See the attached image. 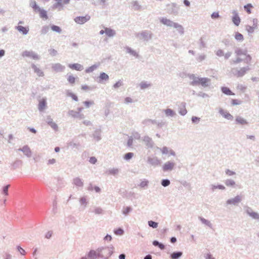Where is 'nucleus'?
I'll return each mask as SVG.
<instances>
[{
	"instance_id": "nucleus-1",
	"label": "nucleus",
	"mask_w": 259,
	"mask_h": 259,
	"mask_svg": "<svg viewBox=\"0 0 259 259\" xmlns=\"http://www.w3.org/2000/svg\"><path fill=\"white\" fill-rule=\"evenodd\" d=\"M114 247L111 245L109 246L100 247L98 248L99 258H108L114 252Z\"/></svg>"
},
{
	"instance_id": "nucleus-2",
	"label": "nucleus",
	"mask_w": 259,
	"mask_h": 259,
	"mask_svg": "<svg viewBox=\"0 0 259 259\" xmlns=\"http://www.w3.org/2000/svg\"><path fill=\"white\" fill-rule=\"evenodd\" d=\"M153 33L149 30H144L136 34V36L140 39L146 41H149L152 38Z\"/></svg>"
},
{
	"instance_id": "nucleus-3",
	"label": "nucleus",
	"mask_w": 259,
	"mask_h": 259,
	"mask_svg": "<svg viewBox=\"0 0 259 259\" xmlns=\"http://www.w3.org/2000/svg\"><path fill=\"white\" fill-rule=\"evenodd\" d=\"M249 70L250 68L247 66L246 67H242L240 69H237V68H233L231 71L234 75L237 76V77H241L243 76Z\"/></svg>"
},
{
	"instance_id": "nucleus-4",
	"label": "nucleus",
	"mask_w": 259,
	"mask_h": 259,
	"mask_svg": "<svg viewBox=\"0 0 259 259\" xmlns=\"http://www.w3.org/2000/svg\"><path fill=\"white\" fill-rule=\"evenodd\" d=\"M179 9V7L176 3H171L166 5V11L169 14L175 16L178 15Z\"/></svg>"
},
{
	"instance_id": "nucleus-5",
	"label": "nucleus",
	"mask_w": 259,
	"mask_h": 259,
	"mask_svg": "<svg viewBox=\"0 0 259 259\" xmlns=\"http://www.w3.org/2000/svg\"><path fill=\"white\" fill-rule=\"evenodd\" d=\"M252 26L246 25L245 26V30L248 32L249 34L253 33L254 29L257 27L258 20L256 18H253L252 19Z\"/></svg>"
},
{
	"instance_id": "nucleus-6",
	"label": "nucleus",
	"mask_w": 259,
	"mask_h": 259,
	"mask_svg": "<svg viewBox=\"0 0 259 259\" xmlns=\"http://www.w3.org/2000/svg\"><path fill=\"white\" fill-rule=\"evenodd\" d=\"M175 165L176 163L174 162L168 161L162 166V170L164 171H171L174 168Z\"/></svg>"
},
{
	"instance_id": "nucleus-7",
	"label": "nucleus",
	"mask_w": 259,
	"mask_h": 259,
	"mask_svg": "<svg viewBox=\"0 0 259 259\" xmlns=\"http://www.w3.org/2000/svg\"><path fill=\"white\" fill-rule=\"evenodd\" d=\"M68 114L73 118H76L80 120L84 118V115L83 114L73 110H69L68 112Z\"/></svg>"
},
{
	"instance_id": "nucleus-8",
	"label": "nucleus",
	"mask_w": 259,
	"mask_h": 259,
	"mask_svg": "<svg viewBox=\"0 0 259 259\" xmlns=\"http://www.w3.org/2000/svg\"><path fill=\"white\" fill-rule=\"evenodd\" d=\"M90 18L91 17L88 15L85 16H78L74 19V21L77 24H83L89 21Z\"/></svg>"
},
{
	"instance_id": "nucleus-9",
	"label": "nucleus",
	"mask_w": 259,
	"mask_h": 259,
	"mask_svg": "<svg viewBox=\"0 0 259 259\" xmlns=\"http://www.w3.org/2000/svg\"><path fill=\"white\" fill-rule=\"evenodd\" d=\"M143 141L144 142L147 148H152L154 146V143L152 139L148 136H145L142 138Z\"/></svg>"
},
{
	"instance_id": "nucleus-10",
	"label": "nucleus",
	"mask_w": 259,
	"mask_h": 259,
	"mask_svg": "<svg viewBox=\"0 0 259 259\" xmlns=\"http://www.w3.org/2000/svg\"><path fill=\"white\" fill-rule=\"evenodd\" d=\"M147 162L151 165L156 166L161 164V160L156 157H148L147 158Z\"/></svg>"
},
{
	"instance_id": "nucleus-11",
	"label": "nucleus",
	"mask_w": 259,
	"mask_h": 259,
	"mask_svg": "<svg viewBox=\"0 0 259 259\" xmlns=\"http://www.w3.org/2000/svg\"><path fill=\"white\" fill-rule=\"evenodd\" d=\"M189 78L192 81L190 83V85L192 86H196L200 85V77H196L193 74L189 75Z\"/></svg>"
},
{
	"instance_id": "nucleus-12",
	"label": "nucleus",
	"mask_w": 259,
	"mask_h": 259,
	"mask_svg": "<svg viewBox=\"0 0 259 259\" xmlns=\"http://www.w3.org/2000/svg\"><path fill=\"white\" fill-rule=\"evenodd\" d=\"M246 213L253 219L259 220V214L257 212L253 211L251 208L247 207L246 209Z\"/></svg>"
},
{
	"instance_id": "nucleus-13",
	"label": "nucleus",
	"mask_w": 259,
	"mask_h": 259,
	"mask_svg": "<svg viewBox=\"0 0 259 259\" xmlns=\"http://www.w3.org/2000/svg\"><path fill=\"white\" fill-rule=\"evenodd\" d=\"M241 201V198L240 196L237 195L235 196L234 198L228 199L226 203L227 204H233L234 205H237L239 203H240Z\"/></svg>"
},
{
	"instance_id": "nucleus-14",
	"label": "nucleus",
	"mask_w": 259,
	"mask_h": 259,
	"mask_svg": "<svg viewBox=\"0 0 259 259\" xmlns=\"http://www.w3.org/2000/svg\"><path fill=\"white\" fill-rule=\"evenodd\" d=\"M233 16L232 17V21L236 26H238L240 23V18L236 10H233L232 12Z\"/></svg>"
},
{
	"instance_id": "nucleus-15",
	"label": "nucleus",
	"mask_w": 259,
	"mask_h": 259,
	"mask_svg": "<svg viewBox=\"0 0 259 259\" xmlns=\"http://www.w3.org/2000/svg\"><path fill=\"white\" fill-rule=\"evenodd\" d=\"M65 67L60 63L52 64V69L56 72H62L65 69Z\"/></svg>"
},
{
	"instance_id": "nucleus-16",
	"label": "nucleus",
	"mask_w": 259,
	"mask_h": 259,
	"mask_svg": "<svg viewBox=\"0 0 259 259\" xmlns=\"http://www.w3.org/2000/svg\"><path fill=\"white\" fill-rule=\"evenodd\" d=\"M200 85L203 88H206L211 84V79L207 77H200Z\"/></svg>"
},
{
	"instance_id": "nucleus-17",
	"label": "nucleus",
	"mask_w": 259,
	"mask_h": 259,
	"mask_svg": "<svg viewBox=\"0 0 259 259\" xmlns=\"http://www.w3.org/2000/svg\"><path fill=\"white\" fill-rule=\"evenodd\" d=\"M219 113L223 117L228 120H232L233 119V116L230 113L222 108L220 109Z\"/></svg>"
},
{
	"instance_id": "nucleus-18",
	"label": "nucleus",
	"mask_w": 259,
	"mask_h": 259,
	"mask_svg": "<svg viewBox=\"0 0 259 259\" xmlns=\"http://www.w3.org/2000/svg\"><path fill=\"white\" fill-rule=\"evenodd\" d=\"M160 22L167 26L173 27L175 25L176 22H173L172 21L166 18H162L160 20Z\"/></svg>"
},
{
	"instance_id": "nucleus-19",
	"label": "nucleus",
	"mask_w": 259,
	"mask_h": 259,
	"mask_svg": "<svg viewBox=\"0 0 259 259\" xmlns=\"http://www.w3.org/2000/svg\"><path fill=\"white\" fill-rule=\"evenodd\" d=\"M88 257L90 259H96L99 258L98 248L95 250H91L87 254Z\"/></svg>"
},
{
	"instance_id": "nucleus-20",
	"label": "nucleus",
	"mask_w": 259,
	"mask_h": 259,
	"mask_svg": "<svg viewBox=\"0 0 259 259\" xmlns=\"http://www.w3.org/2000/svg\"><path fill=\"white\" fill-rule=\"evenodd\" d=\"M235 123L242 125L248 124V121L245 119L240 116H236L235 119Z\"/></svg>"
},
{
	"instance_id": "nucleus-21",
	"label": "nucleus",
	"mask_w": 259,
	"mask_h": 259,
	"mask_svg": "<svg viewBox=\"0 0 259 259\" xmlns=\"http://www.w3.org/2000/svg\"><path fill=\"white\" fill-rule=\"evenodd\" d=\"M68 66L72 69H74L77 71H81L83 69V66L78 63L69 64Z\"/></svg>"
},
{
	"instance_id": "nucleus-22",
	"label": "nucleus",
	"mask_w": 259,
	"mask_h": 259,
	"mask_svg": "<svg viewBox=\"0 0 259 259\" xmlns=\"http://www.w3.org/2000/svg\"><path fill=\"white\" fill-rule=\"evenodd\" d=\"M22 55L23 57H30V58H33V59H37L38 58L37 55L36 54H35L33 52H30V51H24L22 53Z\"/></svg>"
},
{
	"instance_id": "nucleus-23",
	"label": "nucleus",
	"mask_w": 259,
	"mask_h": 259,
	"mask_svg": "<svg viewBox=\"0 0 259 259\" xmlns=\"http://www.w3.org/2000/svg\"><path fill=\"white\" fill-rule=\"evenodd\" d=\"M186 103L182 102L181 104V106L179 107V113L182 116L185 115L187 113V110L186 108Z\"/></svg>"
},
{
	"instance_id": "nucleus-24",
	"label": "nucleus",
	"mask_w": 259,
	"mask_h": 259,
	"mask_svg": "<svg viewBox=\"0 0 259 259\" xmlns=\"http://www.w3.org/2000/svg\"><path fill=\"white\" fill-rule=\"evenodd\" d=\"M166 117H173L176 115V113L170 108H167L163 110Z\"/></svg>"
},
{
	"instance_id": "nucleus-25",
	"label": "nucleus",
	"mask_w": 259,
	"mask_h": 259,
	"mask_svg": "<svg viewBox=\"0 0 259 259\" xmlns=\"http://www.w3.org/2000/svg\"><path fill=\"white\" fill-rule=\"evenodd\" d=\"M93 137L97 141H100L101 139V130H96L93 134Z\"/></svg>"
},
{
	"instance_id": "nucleus-26",
	"label": "nucleus",
	"mask_w": 259,
	"mask_h": 259,
	"mask_svg": "<svg viewBox=\"0 0 259 259\" xmlns=\"http://www.w3.org/2000/svg\"><path fill=\"white\" fill-rule=\"evenodd\" d=\"M73 184L77 187H82L83 183L81 179L78 177L75 178L73 179Z\"/></svg>"
},
{
	"instance_id": "nucleus-27",
	"label": "nucleus",
	"mask_w": 259,
	"mask_h": 259,
	"mask_svg": "<svg viewBox=\"0 0 259 259\" xmlns=\"http://www.w3.org/2000/svg\"><path fill=\"white\" fill-rule=\"evenodd\" d=\"M182 255L183 252L182 251H175L170 254V259H179Z\"/></svg>"
},
{
	"instance_id": "nucleus-28",
	"label": "nucleus",
	"mask_w": 259,
	"mask_h": 259,
	"mask_svg": "<svg viewBox=\"0 0 259 259\" xmlns=\"http://www.w3.org/2000/svg\"><path fill=\"white\" fill-rule=\"evenodd\" d=\"M119 171L117 168H110L106 171V173L108 175L115 176L117 175Z\"/></svg>"
},
{
	"instance_id": "nucleus-29",
	"label": "nucleus",
	"mask_w": 259,
	"mask_h": 259,
	"mask_svg": "<svg viewBox=\"0 0 259 259\" xmlns=\"http://www.w3.org/2000/svg\"><path fill=\"white\" fill-rule=\"evenodd\" d=\"M142 123L145 126H148L151 124L157 123V120L148 118L143 120L142 122Z\"/></svg>"
},
{
	"instance_id": "nucleus-30",
	"label": "nucleus",
	"mask_w": 259,
	"mask_h": 259,
	"mask_svg": "<svg viewBox=\"0 0 259 259\" xmlns=\"http://www.w3.org/2000/svg\"><path fill=\"white\" fill-rule=\"evenodd\" d=\"M105 32L109 37H113L116 34L115 31L109 28H105Z\"/></svg>"
},
{
	"instance_id": "nucleus-31",
	"label": "nucleus",
	"mask_w": 259,
	"mask_h": 259,
	"mask_svg": "<svg viewBox=\"0 0 259 259\" xmlns=\"http://www.w3.org/2000/svg\"><path fill=\"white\" fill-rule=\"evenodd\" d=\"M125 49L126 50L127 53L130 54L131 55L135 56L136 58L139 57V54L135 51L132 49V48L130 47L126 46L125 47Z\"/></svg>"
},
{
	"instance_id": "nucleus-32",
	"label": "nucleus",
	"mask_w": 259,
	"mask_h": 259,
	"mask_svg": "<svg viewBox=\"0 0 259 259\" xmlns=\"http://www.w3.org/2000/svg\"><path fill=\"white\" fill-rule=\"evenodd\" d=\"M221 91L225 95H234L235 94L233 93L229 88L227 87H222L221 88Z\"/></svg>"
},
{
	"instance_id": "nucleus-33",
	"label": "nucleus",
	"mask_w": 259,
	"mask_h": 259,
	"mask_svg": "<svg viewBox=\"0 0 259 259\" xmlns=\"http://www.w3.org/2000/svg\"><path fill=\"white\" fill-rule=\"evenodd\" d=\"M199 219L201 222V223L206 226H207L210 228H212V225L210 222L202 217H199Z\"/></svg>"
},
{
	"instance_id": "nucleus-34",
	"label": "nucleus",
	"mask_w": 259,
	"mask_h": 259,
	"mask_svg": "<svg viewBox=\"0 0 259 259\" xmlns=\"http://www.w3.org/2000/svg\"><path fill=\"white\" fill-rule=\"evenodd\" d=\"M99 82H101L103 80L107 81L109 79V76L104 72H101L99 77Z\"/></svg>"
},
{
	"instance_id": "nucleus-35",
	"label": "nucleus",
	"mask_w": 259,
	"mask_h": 259,
	"mask_svg": "<svg viewBox=\"0 0 259 259\" xmlns=\"http://www.w3.org/2000/svg\"><path fill=\"white\" fill-rule=\"evenodd\" d=\"M99 66V64H94L89 67H88V68H87L85 70V72L87 73H91V72H92L93 71H94L95 70H96V69H97L98 68V67Z\"/></svg>"
},
{
	"instance_id": "nucleus-36",
	"label": "nucleus",
	"mask_w": 259,
	"mask_h": 259,
	"mask_svg": "<svg viewBox=\"0 0 259 259\" xmlns=\"http://www.w3.org/2000/svg\"><path fill=\"white\" fill-rule=\"evenodd\" d=\"M174 28H176L177 31L181 34H183L184 33V30L183 27L178 23L175 24Z\"/></svg>"
},
{
	"instance_id": "nucleus-37",
	"label": "nucleus",
	"mask_w": 259,
	"mask_h": 259,
	"mask_svg": "<svg viewBox=\"0 0 259 259\" xmlns=\"http://www.w3.org/2000/svg\"><path fill=\"white\" fill-rule=\"evenodd\" d=\"M66 94L67 96L71 97L73 100L78 101V99L77 96L71 92L70 91L67 90L66 91Z\"/></svg>"
},
{
	"instance_id": "nucleus-38",
	"label": "nucleus",
	"mask_w": 259,
	"mask_h": 259,
	"mask_svg": "<svg viewBox=\"0 0 259 259\" xmlns=\"http://www.w3.org/2000/svg\"><path fill=\"white\" fill-rule=\"evenodd\" d=\"M133 209L131 206L123 207L122 210V214L125 216L127 215L132 211Z\"/></svg>"
},
{
	"instance_id": "nucleus-39",
	"label": "nucleus",
	"mask_w": 259,
	"mask_h": 259,
	"mask_svg": "<svg viewBox=\"0 0 259 259\" xmlns=\"http://www.w3.org/2000/svg\"><path fill=\"white\" fill-rule=\"evenodd\" d=\"M225 184L228 187H234L235 185V182L231 179H227L225 181Z\"/></svg>"
},
{
	"instance_id": "nucleus-40",
	"label": "nucleus",
	"mask_w": 259,
	"mask_h": 259,
	"mask_svg": "<svg viewBox=\"0 0 259 259\" xmlns=\"http://www.w3.org/2000/svg\"><path fill=\"white\" fill-rule=\"evenodd\" d=\"M150 86L151 84L147 83L146 81H142L140 84V88L142 90H144L150 87Z\"/></svg>"
},
{
	"instance_id": "nucleus-41",
	"label": "nucleus",
	"mask_w": 259,
	"mask_h": 259,
	"mask_svg": "<svg viewBox=\"0 0 259 259\" xmlns=\"http://www.w3.org/2000/svg\"><path fill=\"white\" fill-rule=\"evenodd\" d=\"M210 188L212 191H214L215 189H219L221 190L225 189V187L223 185H218L217 186H215L214 185H211Z\"/></svg>"
},
{
	"instance_id": "nucleus-42",
	"label": "nucleus",
	"mask_w": 259,
	"mask_h": 259,
	"mask_svg": "<svg viewBox=\"0 0 259 259\" xmlns=\"http://www.w3.org/2000/svg\"><path fill=\"white\" fill-rule=\"evenodd\" d=\"M46 106V102L44 100H41L39 101V104H38V108L39 110L41 111Z\"/></svg>"
},
{
	"instance_id": "nucleus-43",
	"label": "nucleus",
	"mask_w": 259,
	"mask_h": 259,
	"mask_svg": "<svg viewBox=\"0 0 259 259\" xmlns=\"http://www.w3.org/2000/svg\"><path fill=\"white\" fill-rule=\"evenodd\" d=\"M134 155V154L133 153L128 152V153H126L124 155L123 158H124V160H125L126 161H129L133 157Z\"/></svg>"
},
{
	"instance_id": "nucleus-44",
	"label": "nucleus",
	"mask_w": 259,
	"mask_h": 259,
	"mask_svg": "<svg viewBox=\"0 0 259 259\" xmlns=\"http://www.w3.org/2000/svg\"><path fill=\"white\" fill-rule=\"evenodd\" d=\"M125 197L129 199L136 198V194L134 192H128L126 193Z\"/></svg>"
},
{
	"instance_id": "nucleus-45",
	"label": "nucleus",
	"mask_w": 259,
	"mask_h": 259,
	"mask_svg": "<svg viewBox=\"0 0 259 259\" xmlns=\"http://www.w3.org/2000/svg\"><path fill=\"white\" fill-rule=\"evenodd\" d=\"M51 28L53 31H55L57 33H61L62 32V29L59 26L53 25L52 26H51Z\"/></svg>"
},
{
	"instance_id": "nucleus-46",
	"label": "nucleus",
	"mask_w": 259,
	"mask_h": 259,
	"mask_svg": "<svg viewBox=\"0 0 259 259\" xmlns=\"http://www.w3.org/2000/svg\"><path fill=\"white\" fill-rule=\"evenodd\" d=\"M50 126L55 131L57 132L58 131V125L52 121V119L51 121L50 120Z\"/></svg>"
},
{
	"instance_id": "nucleus-47",
	"label": "nucleus",
	"mask_w": 259,
	"mask_h": 259,
	"mask_svg": "<svg viewBox=\"0 0 259 259\" xmlns=\"http://www.w3.org/2000/svg\"><path fill=\"white\" fill-rule=\"evenodd\" d=\"M148 224L149 227L153 229H155L158 227V223L153 221H148Z\"/></svg>"
},
{
	"instance_id": "nucleus-48",
	"label": "nucleus",
	"mask_w": 259,
	"mask_h": 259,
	"mask_svg": "<svg viewBox=\"0 0 259 259\" xmlns=\"http://www.w3.org/2000/svg\"><path fill=\"white\" fill-rule=\"evenodd\" d=\"M170 182L168 179H163L161 182V184L162 186L165 187L169 186Z\"/></svg>"
},
{
	"instance_id": "nucleus-49",
	"label": "nucleus",
	"mask_w": 259,
	"mask_h": 259,
	"mask_svg": "<svg viewBox=\"0 0 259 259\" xmlns=\"http://www.w3.org/2000/svg\"><path fill=\"white\" fill-rule=\"evenodd\" d=\"M235 38L238 41H242L244 39L243 35L239 32L236 33Z\"/></svg>"
},
{
	"instance_id": "nucleus-50",
	"label": "nucleus",
	"mask_w": 259,
	"mask_h": 259,
	"mask_svg": "<svg viewBox=\"0 0 259 259\" xmlns=\"http://www.w3.org/2000/svg\"><path fill=\"white\" fill-rule=\"evenodd\" d=\"M148 183L149 181L148 180H144L140 183L139 186L142 188H145L148 186Z\"/></svg>"
},
{
	"instance_id": "nucleus-51",
	"label": "nucleus",
	"mask_w": 259,
	"mask_h": 259,
	"mask_svg": "<svg viewBox=\"0 0 259 259\" xmlns=\"http://www.w3.org/2000/svg\"><path fill=\"white\" fill-rule=\"evenodd\" d=\"M132 4L135 10H139L140 9L141 6L139 5V4L137 1L132 2Z\"/></svg>"
},
{
	"instance_id": "nucleus-52",
	"label": "nucleus",
	"mask_w": 259,
	"mask_h": 259,
	"mask_svg": "<svg viewBox=\"0 0 259 259\" xmlns=\"http://www.w3.org/2000/svg\"><path fill=\"white\" fill-rule=\"evenodd\" d=\"M246 51H243V50H241L240 49L237 48L235 50V53L238 56L242 55H246Z\"/></svg>"
},
{
	"instance_id": "nucleus-53",
	"label": "nucleus",
	"mask_w": 259,
	"mask_h": 259,
	"mask_svg": "<svg viewBox=\"0 0 259 259\" xmlns=\"http://www.w3.org/2000/svg\"><path fill=\"white\" fill-rule=\"evenodd\" d=\"M123 81L121 80H119L113 85V88L114 89L118 88L123 85Z\"/></svg>"
},
{
	"instance_id": "nucleus-54",
	"label": "nucleus",
	"mask_w": 259,
	"mask_h": 259,
	"mask_svg": "<svg viewBox=\"0 0 259 259\" xmlns=\"http://www.w3.org/2000/svg\"><path fill=\"white\" fill-rule=\"evenodd\" d=\"M79 202L81 204V205H84V208H85L87 206V204L88 203L87 199L85 197H82L80 198Z\"/></svg>"
},
{
	"instance_id": "nucleus-55",
	"label": "nucleus",
	"mask_w": 259,
	"mask_h": 259,
	"mask_svg": "<svg viewBox=\"0 0 259 259\" xmlns=\"http://www.w3.org/2000/svg\"><path fill=\"white\" fill-rule=\"evenodd\" d=\"M18 30L19 31L22 32L23 34H26L28 32L27 29L22 26H18Z\"/></svg>"
},
{
	"instance_id": "nucleus-56",
	"label": "nucleus",
	"mask_w": 259,
	"mask_h": 259,
	"mask_svg": "<svg viewBox=\"0 0 259 259\" xmlns=\"http://www.w3.org/2000/svg\"><path fill=\"white\" fill-rule=\"evenodd\" d=\"M21 150L25 153V154L27 155V156H29L30 155V154H31V151L29 149V148H28V147L26 146V147H24L22 148V149H21Z\"/></svg>"
},
{
	"instance_id": "nucleus-57",
	"label": "nucleus",
	"mask_w": 259,
	"mask_h": 259,
	"mask_svg": "<svg viewBox=\"0 0 259 259\" xmlns=\"http://www.w3.org/2000/svg\"><path fill=\"white\" fill-rule=\"evenodd\" d=\"M252 7V6L251 4H248L244 6V10L248 14H250L251 13L250 8Z\"/></svg>"
},
{
	"instance_id": "nucleus-58",
	"label": "nucleus",
	"mask_w": 259,
	"mask_h": 259,
	"mask_svg": "<svg viewBox=\"0 0 259 259\" xmlns=\"http://www.w3.org/2000/svg\"><path fill=\"white\" fill-rule=\"evenodd\" d=\"M94 212H95V214H101L103 213V210L102 209V208L100 207H95Z\"/></svg>"
},
{
	"instance_id": "nucleus-59",
	"label": "nucleus",
	"mask_w": 259,
	"mask_h": 259,
	"mask_svg": "<svg viewBox=\"0 0 259 259\" xmlns=\"http://www.w3.org/2000/svg\"><path fill=\"white\" fill-rule=\"evenodd\" d=\"M10 187V185H7L4 187L3 189L2 193L6 196L8 195V189Z\"/></svg>"
},
{
	"instance_id": "nucleus-60",
	"label": "nucleus",
	"mask_w": 259,
	"mask_h": 259,
	"mask_svg": "<svg viewBox=\"0 0 259 259\" xmlns=\"http://www.w3.org/2000/svg\"><path fill=\"white\" fill-rule=\"evenodd\" d=\"M114 233L116 235H122L124 233V231L122 228H119L117 229L114 230Z\"/></svg>"
},
{
	"instance_id": "nucleus-61",
	"label": "nucleus",
	"mask_w": 259,
	"mask_h": 259,
	"mask_svg": "<svg viewBox=\"0 0 259 259\" xmlns=\"http://www.w3.org/2000/svg\"><path fill=\"white\" fill-rule=\"evenodd\" d=\"M135 139L139 140L141 138L140 134L137 132H134L132 133V136L131 137Z\"/></svg>"
},
{
	"instance_id": "nucleus-62",
	"label": "nucleus",
	"mask_w": 259,
	"mask_h": 259,
	"mask_svg": "<svg viewBox=\"0 0 259 259\" xmlns=\"http://www.w3.org/2000/svg\"><path fill=\"white\" fill-rule=\"evenodd\" d=\"M157 149H159L163 154H166L168 152V148L166 146H164L162 148L157 147Z\"/></svg>"
},
{
	"instance_id": "nucleus-63",
	"label": "nucleus",
	"mask_w": 259,
	"mask_h": 259,
	"mask_svg": "<svg viewBox=\"0 0 259 259\" xmlns=\"http://www.w3.org/2000/svg\"><path fill=\"white\" fill-rule=\"evenodd\" d=\"M247 87L242 84H238L237 86V89L243 92H244L246 89Z\"/></svg>"
},
{
	"instance_id": "nucleus-64",
	"label": "nucleus",
	"mask_w": 259,
	"mask_h": 259,
	"mask_svg": "<svg viewBox=\"0 0 259 259\" xmlns=\"http://www.w3.org/2000/svg\"><path fill=\"white\" fill-rule=\"evenodd\" d=\"M38 12L40 14V16L42 18H47V12L42 10L39 9Z\"/></svg>"
}]
</instances>
